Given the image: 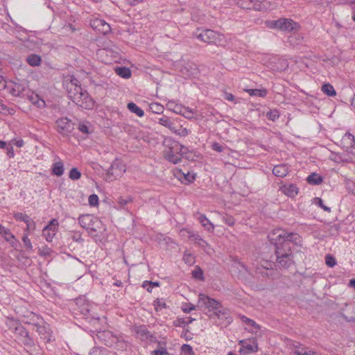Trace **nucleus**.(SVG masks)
Instances as JSON below:
<instances>
[{
	"label": "nucleus",
	"instance_id": "f257e3e1",
	"mask_svg": "<svg viewBox=\"0 0 355 355\" xmlns=\"http://www.w3.org/2000/svg\"><path fill=\"white\" fill-rule=\"evenodd\" d=\"M268 238L274 245L276 266L280 269L293 266L295 261L292 248L301 242L300 235L277 229L270 232Z\"/></svg>",
	"mask_w": 355,
	"mask_h": 355
},
{
	"label": "nucleus",
	"instance_id": "f03ea898",
	"mask_svg": "<svg viewBox=\"0 0 355 355\" xmlns=\"http://www.w3.org/2000/svg\"><path fill=\"white\" fill-rule=\"evenodd\" d=\"M32 317L29 321H26L24 323L31 324L36 328V331L38 335L45 343H49L55 340L53 331L50 325L45 322L42 318L38 315L33 313H31Z\"/></svg>",
	"mask_w": 355,
	"mask_h": 355
},
{
	"label": "nucleus",
	"instance_id": "7ed1b4c3",
	"mask_svg": "<svg viewBox=\"0 0 355 355\" xmlns=\"http://www.w3.org/2000/svg\"><path fill=\"white\" fill-rule=\"evenodd\" d=\"M76 307L74 308L75 314L80 316L81 318L88 320L89 322H95L98 320V318H95L90 313V306L88 302L83 298L76 299Z\"/></svg>",
	"mask_w": 355,
	"mask_h": 355
},
{
	"label": "nucleus",
	"instance_id": "20e7f679",
	"mask_svg": "<svg viewBox=\"0 0 355 355\" xmlns=\"http://www.w3.org/2000/svg\"><path fill=\"white\" fill-rule=\"evenodd\" d=\"M182 148H184L183 145L180 144L178 142H174L171 147L164 151V158L174 164H178L181 161V156L185 153L182 151Z\"/></svg>",
	"mask_w": 355,
	"mask_h": 355
},
{
	"label": "nucleus",
	"instance_id": "39448f33",
	"mask_svg": "<svg viewBox=\"0 0 355 355\" xmlns=\"http://www.w3.org/2000/svg\"><path fill=\"white\" fill-rule=\"evenodd\" d=\"M55 129L62 137H67L75 129V123L67 117H60L55 121Z\"/></svg>",
	"mask_w": 355,
	"mask_h": 355
},
{
	"label": "nucleus",
	"instance_id": "423d86ee",
	"mask_svg": "<svg viewBox=\"0 0 355 355\" xmlns=\"http://www.w3.org/2000/svg\"><path fill=\"white\" fill-rule=\"evenodd\" d=\"M158 123L168 128L172 132L180 136L185 137L188 135L190 132L186 128H182V126L178 128L177 126H175V124L166 116H163L159 118Z\"/></svg>",
	"mask_w": 355,
	"mask_h": 355
},
{
	"label": "nucleus",
	"instance_id": "0eeeda50",
	"mask_svg": "<svg viewBox=\"0 0 355 355\" xmlns=\"http://www.w3.org/2000/svg\"><path fill=\"white\" fill-rule=\"evenodd\" d=\"M14 334L26 347L31 348L35 346L33 338L30 336L27 329L21 324L15 328Z\"/></svg>",
	"mask_w": 355,
	"mask_h": 355
},
{
	"label": "nucleus",
	"instance_id": "6e6552de",
	"mask_svg": "<svg viewBox=\"0 0 355 355\" xmlns=\"http://www.w3.org/2000/svg\"><path fill=\"white\" fill-rule=\"evenodd\" d=\"M125 172V165L121 160L116 159L111 164L110 166L107 171V178L109 180L112 181L113 178H112V177H113L114 179H116L117 178L121 177Z\"/></svg>",
	"mask_w": 355,
	"mask_h": 355
},
{
	"label": "nucleus",
	"instance_id": "1a4fd4ad",
	"mask_svg": "<svg viewBox=\"0 0 355 355\" xmlns=\"http://www.w3.org/2000/svg\"><path fill=\"white\" fill-rule=\"evenodd\" d=\"M74 103L85 110H92L95 105V101L85 89L82 91L78 97L75 98Z\"/></svg>",
	"mask_w": 355,
	"mask_h": 355
},
{
	"label": "nucleus",
	"instance_id": "9d476101",
	"mask_svg": "<svg viewBox=\"0 0 355 355\" xmlns=\"http://www.w3.org/2000/svg\"><path fill=\"white\" fill-rule=\"evenodd\" d=\"M196 37L204 42L216 44L218 40H220V35L213 30L205 29L199 33H196Z\"/></svg>",
	"mask_w": 355,
	"mask_h": 355
},
{
	"label": "nucleus",
	"instance_id": "9b49d317",
	"mask_svg": "<svg viewBox=\"0 0 355 355\" xmlns=\"http://www.w3.org/2000/svg\"><path fill=\"white\" fill-rule=\"evenodd\" d=\"M344 148L352 155V159H355V137L349 132H346L340 141Z\"/></svg>",
	"mask_w": 355,
	"mask_h": 355
},
{
	"label": "nucleus",
	"instance_id": "f8f14e48",
	"mask_svg": "<svg viewBox=\"0 0 355 355\" xmlns=\"http://www.w3.org/2000/svg\"><path fill=\"white\" fill-rule=\"evenodd\" d=\"M198 304L205 305L207 308L211 309L214 311L222 308V304L219 301L211 298L204 294L199 295Z\"/></svg>",
	"mask_w": 355,
	"mask_h": 355
},
{
	"label": "nucleus",
	"instance_id": "ddd939ff",
	"mask_svg": "<svg viewBox=\"0 0 355 355\" xmlns=\"http://www.w3.org/2000/svg\"><path fill=\"white\" fill-rule=\"evenodd\" d=\"M90 25L92 28L103 35H106L107 33L111 31V27L109 24H107L105 21L96 18L91 21Z\"/></svg>",
	"mask_w": 355,
	"mask_h": 355
},
{
	"label": "nucleus",
	"instance_id": "4468645a",
	"mask_svg": "<svg viewBox=\"0 0 355 355\" xmlns=\"http://www.w3.org/2000/svg\"><path fill=\"white\" fill-rule=\"evenodd\" d=\"M134 331L143 341H153L155 338L151 332L149 331L144 324L134 327Z\"/></svg>",
	"mask_w": 355,
	"mask_h": 355
},
{
	"label": "nucleus",
	"instance_id": "2eb2a0df",
	"mask_svg": "<svg viewBox=\"0 0 355 355\" xmlns=\"http://www.w3.org/2000/svg\"><path fill=\"white\" fill-rule=\"evenodd\" d=\"M102 228V221L97 217H95L87 230L92 237H96L98 236L97 232H100Z\"/></svg>",
	"mask_w": 355,
	"mask_h": 355
},
{
	"label": "nucleus",
	"instance_id": "dca6fc26",
	"mask_svg": "<svg viewBox=\"0 0 355 355\" xmlns=\"http://www.w3.org/2000/svg\"><path fill=\"white\" fill-rule=\"evenodd\" d=\"M281 21L279 30L282 31L291 32L298 26L297 24L291 19L281 18Z\"/></svg>",
	"mask_w": 355,
	"mask_h": 355
},
{
	"label": "nucleus",
	"instance_id": "f3484780",
	"mask_svg": "<svg viewBox=\"0 0 355 355\" xmlns=\"http://www.w3.org/2000/svg\"><path fill=\"white\" fill-rule=\"evenodd\" d=\"M288 165L286 164H282L275 166L272 170V173L277 177L284 178L288 174Z\"/></svg>",
	"mask_w": 355,
	"mask_h": 355
},
{
	"label": "nucleus",
	"instance_id": "a211bd4d",
	"mask_svg": "<svg viewBox=\"0 0 355 355\" xmlns=\"http://www.w3.org/2000/svg\"><path fill=\"white\" fill-rule=\"evenodd\" d=\"M198 221L202 226L209 232H213L214 230V224L206 217L205 214H200L198 218Z\"/></svg>",
	"mask_w": 355,
	"mask_h": 355
},
{
	"label": "nucleus",
	"instance_id": "6ab92c4d",
	"mask_svg": "<svg viewBox=\"0 0 355 355\" xmlns=\"http://www.w3.org/2000/svg\"><path fill=\"white\" fill-rule=\"evenodd\" d=\"M68 97L74 103L75 102V98L78 97V96L80 94L83 89L81 87L80 85H76L72 87H66Z\"/></svg>",
	"mask_w": 355,
	"mask_h": 355
},
{
	"label": "nucleus",
	"instance_id": "aec40b11",
	"mask_svg": "<svg viewBox=\"0 0 355 355\" xmlns=\"http://www.w3.org/2000/svg\"><path fill=\"white\" fill-rule=\"evenodd\" d=\"M95 218V216L91 214H85L81 215L78 218V221L80 226L85 229H87L92 222L93 219Z\"/></svg>",
	"mask_w": 355,
	"mask_h": 355
},
{
	"label": "nucleus",
	"instance_id": "412c9836",
	"mask_svg": "<svg viewBox=\"0 0 355 355\" xmlns=\"http://www.w3.org/2000/svg\"><path fill=\"white\" fill-rule=\"evenodd\" d=\"M240 344L242 345L243 350L245 351V354L254 353L258 351V344L257 342H253V344L246 343L244 340H241ZM243 351L241 349L240 352Z\"/></svg>",
	"mask_w": 355,
	"mask_h": 355
},
{
	"label": "nucleus",
	"instance_id": "4be33fe9",
	"mask_svg": "<svg viewBox=\"0 0 355 355\" xmlns=\"http://www.w3.org/2000/svg\"><path fill=\"white\" fill-rule=\"evenodd\" d=\"M26 62L31 67H38L41 64V57L35 53L28 55L26 58Z\"/></svg>",
	"mask_w": 355,
	"mask_h": 355
},
{
	"label": "nucleus",
	"instance_id": "5701e85b",
	"mask_svg": "<svg viewBox=\"0 0 355 355\" xmlns=\"http://www.w3.org/2000/svg\"><path fill=\"white\" fill-rule=\"evenodd\" d=\"M306 181L310 184L318 185L323 182V178L315 173H313L307 177Z\"/></svg>",
	"mask_w": 355,
	"mask_h": 355
},
{
	"label": "nucleus",
	"instance_id": "b1692460",
	"mask_svg": "<svg viewBox=\"0 0 355 355\" xmlns=\"http://www.w3.org/2000/svg\"><path fill=\"white\" fill-rule=\"evenodd\" d=\"M284 193L291 198L295 197L297 195L299 190L298 188L295 184H289L288 186H284Z\"/></svg>",
	"mask_w": 355,
	"mask_h": 355
},
{
	"label": "nucleus",
	"instance_id": "393cba45",
	"mask_svg": "<svg viewBox=\"0 0 355 355\" xmlns=\"http://www.w3.org/2000/svg\"><path fill=\"white\" fill-rule=\"evenodd\" d=\"M51 173L58 177L61 176L64 173V164L62 162H57L52 165Z\"/></svg>",
	"mask_w": 355,
	"mask_h": 355
},
{
	"label": "nucleus",
	"instance_id": "a878e982",
	"mask_svg": "<svg viewBox=\"0 0 355 355\" xmlns=\"http://www.w3.org/2000/svg\"><path fill=\"white\" fill-rule=\"evenodd\" d=\"M116 73L123 78H129L131 76V71L126 67H117L115 68Z\"/></svg>",
	"mask_w": 355,
	"mask_h": 355
},
{
	"label": "nucleus",
	"instance_id": "bb28decb",
	"mask_svg": "<svg viewBox=\"0 0 355 355\" xmlns=\"http://www.w3.org/2000/svg\"><path fill=\"white\" fill-rule=\"evenodd\" d=\"M127 107L132 113L135 114L137 116L139 117H142L144 115V110L133 102L128 103L127 105Z\"/></svg>",
	"mask_w": 355,
	"mask_h": 355
},
{
	"label": "nucleus",
	"instance_id": "cd10ccee",
	"mask_svg": "<svg viewBox=\"0 0 355 355\" xmlns=\"http://www.w3.org/2000/svg\"><path fill=\"white\" fill-rule=\"evenodd\" d=\"M194 320H196V319L191 317H189L187 321H186L184 318H178L173 321V325L175 327L185 328L189 324H191Z\"/></svg>",
	"mask_w": 355,
	"mask_h": 355
},
{
	"label": "nucleus",
	"instance_id": "c85d7f7f",
	"mask_svg": "<svg viewBox=\"0 0 355 355\" xmlns=\"http://www.w3.org/2000/svg\"><path fill=\"white\" fill-rule=\"evenodd\" d=\"M322 92L328 96H335L336 92L330 83H324L321 87Z\"/></svg>",
	"mask_w": 355,
	"mask_h": 355
},
{
	"label": "nucleus",
	"instance_id": "c756f323",
	"mask_svg": "<svg viewBox=\"0 0 355 355\" xmlns=\"http://www.w3.org/2000/svg\"><path fill=\"white\" fill-rule=\"evenodd\" d=\"M250 96L265 97L267 94V89H248L245 90Z\"/></svg>",
	"mask_w": 355,
	"mask_h": 355
},
{
	"label": "nucleus",
	"instance_id": "7c9ffc66",
	"mask_svg": "<svg viewBox=\"0 0 355 355\" xmlns=\"http://www.w3.org/2000/svg\"><path fill=\"white\" fill-rule=\"evenodd\" d=\"M214 314L218 318H225L227 320V323L230 324L231 322V320L229 319L228 315H229V310L227 309H218L217 310H215Z\"/></svg>",
	"mask_w": 355,
	"mask_h": 355
},
{
	"label": "nucleus",
	"instance_id": "2f4dec72",
	"mask_svg": "<svg viewBox=\"0 0 355 355\" xmlns=\"http://www.w3.org/2000/svg\"><path fill=\"white\" fill-rule=\"evenodd\" d=\"M167 107L169 110H172L173 112L176 114H180L182 110L183 109V105L176 104L174 101H170L167 103Z\"/></svg>",
	"mask_w": 355,
	"mask_h": 355
},
{
	"label": "nucleus",
	"instance_id": "473e14b6",
	"mask_svg": "<svg viewBox=\"0 0 355 355\" xmlns=\"http://www.w3.org/2000/svg\"><path fill=\"white\" fill-rule=\"evenodd\" d=\"M109 352L106 348L96 347L92 349L89 355H107Z\"/></svg>",
	"mask_w": 355,
	"mask_h": 355
},
{
	"label": "nucleus",
	"instance_id": "72a5a7b5",
	"mask_svg": "<svg viewBox=\"0 0 355 355\" xmlns=\"http://www.w3.org/2000/svg\"><path fill=\"white\" fill-rule=\"evenodd\" d=\"M192 276L194 279L198 280L204 279L203 271L200 266H195L194 270L192 271Z\"/></svg>",
	"mask_w": 355,
	"mask_h": 355
},
{
	"label": "nucleus",
	"instance_id": "f704fd0d",
	"mask_svg": "<svg viewBox=\"0 0 355 355\" xmlns=\"http://www.w3.org/2000/svg\"><path fill=\"white\" fill-rule=\"evenodd\" d=\"M235 3L243 9H251L252 0H234Z\"/></svg>",
	"mask_w": 355,
	"mask_h": 355
},
{
	"label": "nucleus",
	"instance_id": "c9c22d12",
	"mask_svg": "<svg viewBox=\"0 0 355 355\" xmlns=\"http://www.w3.org/2000/svg\"><path fill=\"white\" fill-rule=\"evenodd\" d=\"M183 178L181 180V182L185 184H188L192 183L196 178V174L187 173V174L183 173Z\"/></svg>",
	"mask_w": 355,
	"mask_h": 355
},
{
	"label": "nucleus",
	"instance_id": "e433bc0d",
	"mask_svg": "<svg viewBox=\"0 0 355 355\" xmlns=\"http://www.w3.org/2000/svg\"><path fill=\"white\" fill-rule=\"evenodd\" d=\"M49 227H44L42 231V235L48 242H51L57 232L49 231Z\"/></svg>",
	"mask_w": 355,
	"mask_h": 355
},
{
	"label": "nucleus",
	"instance_id": "4c0bfd02",
	"mask_svg": "<svg viewBox=\"0 0 355 355\" xmlns=\"http://www.w3.org/2000/svg\"><path fill=\"white\" fill-rule=\"evenodd\" d=\"M266 117L272 121H275L279 117V112L277 109L270 110L266 113Z\"/></svg>",
	"mask_w": 355,
	"mask_h": 355
},
{
	"label": "nucleus",
	"instance_id": "58836bf2",
	"mask_svg": "<svg viewBox=\"0 0 355 355\" xmlns=\"http://www.w3.org/2000/svg\"><path fill=\"white\" fill-rule=\"evenodd\" d=\"M261 268H257V272L261 274L262 275L268 276V270L269 268H272V263L268 261H265L262 265Z\"/></svg>",
	"mask_w": 355,
	"mask_h": 355
},
{
	"label": "nucleus",
	"instance_id": "ea45409f",
	"mask_svg": "<svg viewBox=\"0 0 355 355\" xmlns=\"http://www.w3.org/2000/svg\"><path fill=\"white\" fill-rule=\"evenodd\" d=\"M0 234L5 236L6 241H10V239H14V235L10 231L0 224Z\"/></svg>",
	"mask_w": 355,
	"mask_h": 355
},
{
	"label": "nucleus",
	"instance_id": "a19ab883",
	"mask_svg": "<svg viewBox=\"0 0 355 355\" xmlns=\"http://www.w3.org/2000/svg\"><path fill=\"white\" fill-rule=\"evenodd\" d=\"M241 320L248 326L254 327L256 330L260 329V326L257 324L254 320L247 318L245 315L241 317Z\"/></svg>",
	"mask_w": 355,
	"mask_h": 355
},
{
	"label": "nucleus",
	"instance_id": "79ce46f5",
	"mask_svg": "<svg viewBox=\"0 0 355 355\" xmlns=\"http://www.w3.org/2000/svg\"><path fill=\"white\" fill-rule=\"evenodd\" d=\"M69 177L72 180H78L81 177V173L78 170L77 168H72L69 173Z\"/></svg>",
	"mask_w": 355,
	"mask_h": 355
},
{
	"label": "nucleus",
	"instance_id": "37998d69",
	"mask_svg": "<svg viewBox=\"0 0 355 355\" xmlns=\"http://www.w3.org/2000/svg\"><path fill=\"white\" fill-rule=\"evenodd\" d=\"M14 218L16 220L23 221L26 223V222H28V220L31 218L26 214L21 212H17L14 214Z\"/></svg>",
	"mask_w": 355,
	"mask_h": 355
},
{
	"label": "nucleus",
	"instance_id": "c03bdc74",
	"mask_svg": "<svg viewBox=\"0 0 355 355\" xmlns=\"http://www.w3.org/2000/svg\"><path fill=\"white\" fill-rule=\"evenodd\" d=\"M31 100L33 103L37 106V107H44L45 106V102L44 100L40 99L37 95L35 96H31Z\"/></svg>",
	"mask_w": 355,
	"mask_h": 355
},
{
	"label": "nucleus",
	"instance_id": "a18cd8bd",
	"mask_svg": "<svg viewBox=\"0 0 355 355\" xmlns=\"http://www.w3.org/2000/svg\"><path fill=\"white\" fill-rule=\"evenodd\" d=\"M180 114L188 119H191L193 118V112L188 107L183 106V109L182 110Z\"/></svg>",
	"mask_w": 355,
	"mask_h": 355
},
{
	"label": "nucleus",
	"instance_id": "49530a36",
	"mask_svg": "<svg viewBox=\"0 0 355 355\" xmlns=\"http://www.w3.org/2000/svg\"><path fill=\"white\" fill-rule=\"evenodd\" d=\"M181 352L185 355H195L192 347L188 344H184L182 345Z\"/></svg>",
	"mask_w": 355,
	"mask_h": 355
},
{
	"label": "nucleus",
	"instance_id": "de8ad7c7",
	"mask_svg": "<svg viewBox=\"0 0 355 355\" xmlns=\"http://www.w3.org/2000/svg\"><path fill=\"white\" fill-rule=\"evenodd\" d=\"M28 233H24V235L22 236V241L24 243V245L26 246V249L29 251L33 250V245L31 242V240L28 237Z\"/></svg>",
	"mask_w": 355,
	"mask_h": 355
},
{
	"label": "nucleus",
	"instance_id": "09e8293b",
	"mask_svg": "<svg viewBox=\"0 0 355 355\" xmlns=\"http://www.w3.org/2000/svg\"><path fill=\"white\" fill-rule=\"evenodd\" d=\"M150 109L154 113L160 114L163 112L164 107L159 103H153L150 105Z\"/></svg>",
	"mask_w": 355,
	"mask_h": 355
},
{
	"label": "nucleus",
	"instance_id": "8fccbe9b",
	"mask_svg": "<svg viewBox=\"0 0 355 355\" xmlns=\"http://www.w3.org/2000/svg\"><path fill=\"white\" fill-rule=\"evenodd\" d=\"M222 220L229 226H233L235 223V219L231 215L225 214L223 216Z\"/></svg>",
	"mask_w": 355,
	"mask_h": 355
},
{
	"label": "nucleus",
	"instance_id": "3c124183",
	"mask_svg": "<svg viewBox=\"0 0 355 355\" xmlns=\"http://www.w3.org/2000/svg\"><path fill=\"white\" fill-rule=\"evenodd\" d=\"M325 263L329 267H334L336 264V259L331 254H327L325 257Z\"/></svg>",
	"mask_w": 355,
	"mask_h": 355
},
{
	"label": "nucleus",
	"instance_id": "603ef678",
	"mask_svg": "<svg viewBox=\"0 0 355 355\" xmlns=\"http://www.w3.org/2000/svg\"><path fill=\"white\" fill-rule=\"evenodd\" d=\"M51 252H52V250L47 246L43 247L42 248H40L39 251H38V254L41 257L50 256Z\"/></svg>",
	"mask_w": 355,
	"mask_h": 355
},
{
	"label": "nucleus",
	"instance_id": "864d4df0",
	"mask_svg": "<svg viewBox=\"0 0 355 355\" xmlns=\"http://www.w3.org/2000/svg\"><path fill=\"white\" fill-rule=\"evenodd\" d=\"M340 230V226L338 224H334L333 225L330 226L329 229V233L331 236H336L338 235Z\"/></svg>",
	"mask_w": 355,
	"mask_h": 355
},
{
	"label": "nucleus",
	"instance_id": "5fc2aeb1",
	"mask_svg": "<svg viewBox=\"0 0 355 355\" xmlns=\"http://www.w3.org/2000/svg\"><path fill=\"white\" fill-rule=\"evenodd\" d=\"M314 202L316 205H318L320 207H321L323 210L330 212L331 208L324 205L323 203V200L320 198H315Z\"/></svg>",
	"mask_w": 355,
	"mask_h": 355
},
{
	"label": "nucleus",
	"instance_id": "6e6d98bb",
	"mask_svg": "<svg viewBox=\"0 0 355 355\" xmlns=\"http://www.w3.org/2000/svg\"><path fill=\"white\" fill-rule=\"evenodd\" d=\"M132 201V198L128 197L126 199H123L122 197H119L117 199V202L119 208H123L128 202Z\"/></svg>",
	"mask_w": 355,
	"mask_h": 355
},
{
	"label": "nucleus",
	"instance_id": "4d7b16f0",
	"mask_svg": "<svg viewBox=\"0 0 355 355\" xmlns=\"http://www.w3.org/2000/svg\"><path fill=\"white\" fill-rule=\"evenodd\" d=\"M90 206L94 207L98 205V197L96 194H92L88 198Z\"/></svg>",
	"mask_w": 355,
	"mask_h": 355
},
{
	"label": "nucleus",
	"instance_id": "13d9d810",
	"mask_svg": "<svg viewBox=\"0 0 355 355\" xmlns=\"http://www.w3.org/2000/svg\"><path fill=\"white\" fill-rule=\"evenodd\" d=\"M153 306L156 311H158L159 309L162 308L166 307V303L159 299H157L156 300L154 301Z\"/></svg>",
	"mask_w": 355,
	"mask_h": 355
},
{
	"label": "nucleus",
	"instance_id": "bf43d9fd",
	"mask_svg": "<svg viewBox=\"0 0 355 355\" xmlns=\"http://www.w3.org/2000/svg\"><path fill=\"white\" fill-rule=\"evenodd\" d=\"M251 9L255 10H261L263 9V3L259 0H252Z\"/></svg>",
	"mask_w": 355,
	"mask_h": 355
},
{
	"label": "nucleus",
	"instance_id": "052dcab7",
	"mask_svg": "<svg viewBox=\"0 0 355 355\" xmlns=\"http://www.w3.org/2000/svg\"><path fill=\"white\" fill-rule=\"evenodd\" d=\"M26 228L24 230V233H28L31 230H34L36 227L35 221L31 218H30L28 222H26Z\"/></svg>",
	"mask_w": 355,
	"mask_h": 355
},
{
	"label": "nucleus",
	"instance_id": "680f3d73",
	"mask_svg": "<svg viewBox=\"0 0 355 355\" xmlns=\"http://www.w3.org/2000/svg\"><path fill=\"white\" fill-rule=\"evenodd\" d=\"M281 21V18L277 20H272L268 22V26L271 28H276L279 30Z\"/></svg>",
	"mask_w": 355,
	"mask_h": 355
},
{
	"label": "nucleus",
	"instance_id": "e2e57ef3",
	"mask_svg": "<svg viewBox=\"0 0 355 355\" xmlns=\"http://www.w3.org/2000/svg\"><path fill=\"white\" fill-rule=\"evenodd\" d=\"M78 129L83 133L88 135L90 133L89 126L84 123H80L78 125Z\"/></svg>",
	"mask_w": 355,
	"mask_h": 355
},
{
	"label": "nucleus",
	"instance_id": "0e129e2a",
	"mask_svg": "<svg viewBox=\"0 0 355 355\" xmlns=\"http://www.w3.org/2000/svg\"><path fill=\"white\" fill-rule=\"evenodd\" d=\"M76 85H80V81L78 80V79H77L74 76H71L70 78L69 82H67L66 83V87H72L76 86Z\"/></svg>",
	"mask_w": 355,
	"mask_h": 355
},
{
	"label": "nucleus",
	"instance_id": "69168bd1",
	"mask_svg": "<svg viewBox=\"0 0 355 355\" xmlns=\"http://www.w3.org/2000/svg\"><path fill=\"white\" fill-rule=\"evenodd\" d=\"M196 306L191 303L186 304L185 306L182 308V311L187 313H190L191 311L196 310Z\"/></svg>",
	"mask_w": 355,
	"mask_h": 355
},
{
	"label": "nucleus",
	"instance_id": "338daca9",
	"mask_svg": "<svg viewBox=\"0 0 355 355\" xmlns=\"http://www.w3.org/2000/svg\"><path fill=\"white\" fill-rule=\"evenodd\" d=\"M309 349L304 347H296L294 353L296 355H307Z\"/></svg>",
	"mask_w": 355,
	"mask_h": 355
},
{
	"label": "nucleus",
	"instance_id": "774afa93",
	"mask_svg": "<svg viewBox=\"0 0 355 355\" xmlns=\"http://www.w3.org/2000/svg\"><path fill=\"white\" fill-rule=\"evenodd\" d=\"M154 355H169L166 348H161L155 349L153 352Z\"/></svg>",
	"mask_w": 355,
	"mask_h": 355
}]
</instances>
